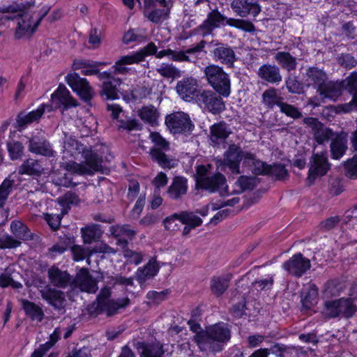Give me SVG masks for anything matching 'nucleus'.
Masks as SVG:
<instances>
[{
  "instance_id": "nucleus-1",
  "label": "nucleus",
  "mask_w": 357,
  "mask_h": 357,
  "mask_svg": "<svg viewBox=\"0 0 357 357\" xmlns=\"http://www.w3.org/2000/svg\"><path fill=\"white\" fill-rule=\"evenodd\" d=\"M63 152L65 154L76 158L82 154L84 162L77 163L75 162L66 164V169L79 175L91 174L94 172L100 170L102 163V158L91 147L86 149L72 136L65 135L63 144Z\"/></svg>"
},
{
  "instance_id": "nucleus-2",
  "label": "nucleus",
  "mask_w": 357,
  "mask_h": 357,
  "mask_svg": "<svg viewBox=\"0 0 357 357\" xmlns=\"http://www.w3.org/2000/svg\"><path fill=\"white\" fill-rule=\"evenodd\" d=\"M230 338V330L222 323L208 326L194 336V340L200 350L213 352L221 351V344L228 342Z\"/></svg>"
},
{
  "instance_id": "nucleus-3",
  "label": "nucleus",
  "mask_w": 357,
  "mask_h": 357,
  "mask_svg": "<svg viewBox=\"0 0 357 357\" xmlns=\"http://www.w3.org/2000/svg\"><path fill=\"white\" fill-rule=\"evenodd\" d=\"M225 21L230 26L248 32L255 31V26L250 22L240 19L227 18L222 15L218 9H213L208 13L206 19L197 27V31L204 37L213 35L214 29L219 28Z\"/></svg>"
},
{
  "instance_id": "nucleus-4",
  "label": "nucleus",
  "mask_w": 357,
  "mask_h": 357,
  "mask_svg": "<svg viewBox=\"0 0 357 357\" xmlns=\"http://www.w3.org/2000/svg\"><path fill=\"white\" fill-rule=\"evenodd\" d=\"M110 296V288L104 287L101 289L96 301L89 305V313L92 315H97L105 312L107 316L111 317L116 314L119 309L125 308L130 304V301L128 297L114 301L109 299Z\"/></svg>"
},
{
  "instance_id": "nucleus-5",
  "label": "nucleus",
  "mask_w": 357,
  "mask_h": 357,
  "mask_svg": "<svg viewBox=\"0 0 357 357\" xmlns=\"http://www.w3.org/2000/svg\"><path fill=\"white\" fill-rule=\"evenodd\" d=\"M207 83L218 93L228 97L231 93V82L229 75L223 68L216 64H209L204 69Z\"/></svg>"
},
{
  "instance_id": "nucleus-6",
  "label": "nucleus",
  "mask_w": 357,
  "mask_h": 357,
  "mask_svg": "<svg viewBox=\"0 0 357 357\" xmlns=\"http://www.w3.org/2000/svg\"><path fill=\"white\" fill-rule=\"evenodd\" d=\"M50 8H43L42 11L35 17V13L26 11L19 14L20 19L15 29L14 37L15 39L29 38L36 31L42 20L47 15Z\"/></svg>"
},
{
  "instance_id": "nucleus-7",
  "label": "nucleus",
  "mask_w": 357,
  "mask_h": 357,
  "mask_svg": "<svg viewBox=\"0 0 357 357\" xmlns=\"http://www.w3.org/2000/svg\"><path fill=\"white\" fill-rule=\"evenodd\" d=\"M150 138L156 146L149 152L152 160L156 162L163 169H172L178 165V160L167 155L165 151L169 150L167 142L158 132H151Z\"/></svg>"
},
{
  "instance_id": "nucleus-8",
  "label": "nucleus",
  "mask_w": 357,
  "mask_h": 357,
  "mask_svg": "<svg viewBox=\"0 0 357 357\" xmlns=\"http://www.w3.org/2000/svg\"><path fill=\"white\" fill-rule=\"evenodd\" d=\"M206 41L202 40L195 46L186 49L185 50L175 51L171 49L157 52L156 58L161 59L164 56H171L174 61L190 62L195 63L198 59L197 54L204 52Z\"/></svg>"
},
{
  "instance_id": "nucleus-9",
  "label": "nucleus",
  "mask_w": 357,
  "mask_h": 357,
  "mask_svg": "<svg viewBox=\"0 0 357 357\" xmlns=\"http://www.w3.org/2000/svg\"><path fill=\"white\" fill-rule=\"evenodd\" d=\"M252 158V153L241 151L240 147L236 144H231L225 153L223 162L233 174H238L241 173L240 162L243 159L244 163H245L247 159Z\"/></svg>"
},
{
  "instance_id": "nucleus-10",
  "label": "nucleus",
  "mask_w": 357,
  "mask_h": 357,
  "mask_svg": "<svg viewBox=\"0 0 357 357\" xmlns=\"http://www.w3.org/2000/svg\"><path fill=\"white\" fill-rule=\"evenodd\" d=\"M209 45H213L215 48L212 51L213 59L227 68H233L237 61L236 53L232 47L227 44L212 40Z\"/></svg>"
},
{
  "instance_id": "nucleus-11",
  "label": "nucleus",
  "mask_w": 357,
  "mask_h": 357,
  "mask_svg": "<svg viewBox=\"0 0 357 357\" xmlns=\"http://www.w3.org/2000/svg\"><path fill=\"white\" fill-rule=\"evenodd\" d=\"M326 153L313 154L310 162L307 180L312 184L318 178L326 174L330 169Z\"/></svg>"
},
{
  "instance_id": "nucleus-12",
  "label": "nucleus",
  "mask_w": 357,
  "mask_h": 357,
  "mask_svg": "<svg viewBox=\"0 0 357 357\" xmlns=\"http://www.w3.org/2000/svg\"><path fill=\"white\" fill-rule=\"evenodd\" d=\"M66 81L73 91L85 102L92 98V89L85 78H82L77 73H70L66 76Z\"/></svg>"
},
{
  "instance_id": "nucleus-13",
  "label": "nucleus",
  "mask_w": 357,
  "mask_h": 357,
  "mask_svg": "<svg viewBox=\"0 0 357 357\" xmlns=\"http://www.w3.org/2000/svg\"><path fill=\"white\" fill-rule=\"evenodd\" d=\"M211 91H203L197 96V102L213 114H220L225 108V102L220 96Z\"/></svg>"
},
{
  "instance_id": "nucleus-14",
  "label": "nucleus",
  "mask_w": 357,
  "mask_h": 357,
  "mask_svg": "<svg viewBox=\"0 0 357 357\" xmlns=\"http://www.w3.org/2000/svg\"><path fill=\"white\" fill-rule=\"evenodd\" d=\"M52 108L68 109L78 105L77 101L73 98L70 91L63 84H59L58 89L51 96Z\"/></svg>"
},
{
  "instance_id": "nucleus-15",
  "label": "nucleus",
  "mask_w": 357,
  "mask_h": 357,
  "mask_svg": "<svg viewBox=\"0 0 357 357\" xmlns=\"http://www.w3.org/2000/svg\"><path fill=\"white\" fill-rule=\"evenodd\" d=\"M282 267L289 274L300 278L310 268L311 264L302 254L297 253L285 261Z\"/></svg>"
},
{
  "instance_id": "nucleus-16",
  "label": "nucleus",
  "mask_w": 357,
  "mask_h": 357,
  "mask_svg": "<svg viewBox=\"0 0 357 357\" xmlns=\"http://www.w3.org/2000/svg\"><path fill=\"white\" fill-rule=\"evenodd\" d=\"M40 294L42 298L54 310L61 311L65 309L66 299L63 291L47 285L40 290Z\"/></svg>"
},
{
  "instance_id": "nucleus-17",
  "label": "nucleus",
  "mask_w": 357,
  "mask_h": 357,
  "mask_svg": "<svg viewBox=\"0 0 357 357\" xmlns=\"http://www.w3.org/2000/svg\"><path fill=\"white\" fill-rule=\"evenodd\" d=\"M165 123L174 133L189 131L193 127L189 116L181 112L168 115Z\"/></svg>"
},
{
  "instance_id": "nucleus-18",
  "label": "nucleus",
  "mask_w": 357,
  "mask_h": 357,
  "mask_svg": "<svg viewBox=\"0 0 357 357\" xmlns=\"http://www.w3.org/2000/svg\"><path fill=\"white\" fill-rule=\"evenodd\" d=\"M226 179L220 174H215L206 178H201L197 181V188L204 189L210 192L219 191L221 196L226 194L227 186H225Z\"/></svg>"
},
{
  "instance_id": "nucleus-19",
  "label": "nucleus",
  "mask_w": 357,
  "mask_h": 357,
  "mask_svg": "<svg viewBox=\"0 0 357 357\" xmlns=\"http://www.w3.org/2000/svg\"><path fill=\"white\" fill-rule=\"evenodd\" d=\"M176 89L179 96L185 101L190 102L194 99L197 101L200 93L197 89V81L195 78H183L177 82Z\"/></svg>"
},
{
  "instance_id": "nucleus-20",
  "label": "nucleus",
  "mask_w": 357,
  "mask_h": 357,
  "mask_svg": "<svg viewBox=\"0 0 357 357\" xmlns=\"http://www.w3.org/2000/svg\"><path fill=\"white\" fill-rule=\"evenodd\" d=\"M259 0H233L231 7L234 12L241 17L248 15L257 16L261 12Z\"/></svg>"
},
{
  "instance_id": "nucleus-21",
  "label": "nucleus",
  "mask_w": 357,
  "mask_h": 357,
  "mask_svg": "<svg viewBox=\"0 0 357 357\" xmlns=\"http://www.w3.org/2000/svg\"><path fill=\"white\" fill-rule=\"evenodd\" d=\"M73 284L82 291L94 294L98 289L97 281L89 273L86 268H82L73 279Z\"/></svg>"
},
{
  "instance_id": "nucleus-22",
  "label": "nucleus",
  "mask_w": 357,
  "mask_h": 357,
  "mask_svg": "<svg viewBox=\"0 0 357 357\" xmlns=\"http://www.w3.org/2000/svg\"><path fill=\"white\" fill-rule=\"evenodd\" d=\"M51 112L52 110V106L49 105H42L36 110L29 112H21L18 114L16 118V122L20 129H24L29 125L38 122L42 117L45 111Z\"/></svg>"
},
{
  "instance_id": "nucleus-23",
  "label": "nucleus",
  "mask_w": 357,
  "mask_h": 357,
  "mask_svg": "<svg viewBox=\"0 0 357 357\" xmlns=\"http://www.w3.org/2000/svg\"><path fill=\"white\" fill-rule=\"evenodd\" d=\"M47 277L50 284L58 288L65 289L73 284L71 275L54 266L48 269Z\"/></svg>"
},
{
  "instance_id": "nucleus-24",
  "label": "nucleus",
  "mask_w": 357,
  "mask_h": 357,
  "mask_svg": "<svg viewBox=\"0 0 357 357\" xmlns=\"http://www.w3.org/2000/svg\"><path fill=\"white\" fill-rule=\"evenodd\" d=\"M347 137L345 132H340L335 134L330 144V151L333 159H340L345 153L347 149Z\"/></svg>"
},
{
  "instance_id": "nucleus-25",
  "label": "nucleus",
  "mask_w": 357,
  "mask_h": 357,
  "mask_svg": "<svg viewBox=\"0 0 357 357\" xmlns=\"http://www.w3.org/2000/svg\"><path fill=\"white\" fill-rule=\"evenodd\" d=\"M257 75L261 79L271 84L278 83L282 79L280 68L275 65L264 64L261 66Z\"/></svg>"
},
{
  "instance_id": "nucleus-26",
  "label": "nucleus",
  "mask_w": 357,
  "mask_h": 357,
  "mask_svg": "<svg viewBox=\"0 0 357 357\" xmlns=\"http://www.w3.org/2000/svg\"><path fill=\"white\" fill-rule=\"evenodd\" d=\"M343 82L345 91L352 97L351 100L344 106V111L348 112L357 105V72L351 73Z\"/></svg>"
},
{
  "instance_id": "nucleus-27",
  "label": "nucleus",
  "mask_w": 357,
  "mask_h": 357,
  "mask_svg": "<svg viewBox=\"0 0 357 357\" xmlns=\"http://www.w3.org/2000/svg\"><path fill=\"white\" fill-rule=\"evenodd\" d=\"M343 90H345L343 82H334L326 81L322 87L320 88L318 93L323 98H329L335 100L342 94Z\"/></svg>"
},
{
  "instance_id": "nucleus-28",
  "label": "nucleus",
  "mask_w": 357,
  "mask_h": 357,
  "mask_svg": "<svg viewBox=\"0 0 357 357\" xmlns=\"http://www.w3.org/2000/svg\"><path fill=\"white\" fill-rule=\"evenodd\" d=\"M29 149L31 152L45 156L53 155V151L48 142L42 136H34L29 139Z\"/></svg>"
},
{
  "instance_id": "nucleus-29",
  "label": "nucleus",
  "mask_w": 357,
  "mask_h": 357,
  "mask_svg": "<svg viewBox=\"0 0 357 357\" xmlns=\"http://www.w3.org/2000/svg\"><path fill=\"white\" fill-rule=\"evenodd\" d=\"M326 73L317 67H310L306 70L307 85L316 88L317 93L326 82Z\"/></svg>"
},
{
  "instance_id": "nucleus-30",
  "label": "nucleus",
  "mask_w": 357,
  "mask_h": 357,
  "mask_svg": "<svg viewBox=\"0 0 357 357\" xmlns=\"http://www.w3.org/2000/svg\"><path fill=\"white\" fill-rule=\"evenodd\" d=\"M110 232L112 236L117 238V244L125 248L127 246L128 241L125 238L132 239L135 235V231L128 225H115L110 227Z\"/></svg>"
},
{
  "instance_id": "nucleus-31",
  "label": "nucleus",
  "mask_w": 357,
  "mask_h": 357,
  "mask_svg": "<svg viewBox=\"0 0 357 357\" xmlns=\"http://www.w3.org/2000/svg\"><path fill=\"white\" fill-rule=\"evenodd\" d=\"M142 61V54H132L121 56L113 66L115 73L125 75L129 72L130 68L126 67V65L138 63Z\"/></svg>"
},
{
  "instance_id": "nucleus-32",
  "label": "nucleus",
  "mask_w": 357,
  "mask_h": 357,
  "mask_svg": "<svg viewBox=\"0 0 357 357\" xmlns=\"http://www.w3.org/2000/svg\"><path fill=\"white\" fill-rule=\"evenodd\" d=\"M187 190V179L181 176H177L173 179L167 190V194L170 198L178 199L186 194Z\"/></svg>"
},
{
  "instance_id": "nucleus-33",
  "label": "nucleus",
  "mask_w": 357,
  "mask_h": 357,
  "mask_svg": "<svg viewBox=\"0 0 357 357\" xmlns=\"http://www.w3.org/2000/svg\"><path fill=\"white\" fill-rule=\"evenodd\" d=\"M18 172L20 174L38 176L44 173V169L40 161L33 158H29L22 164L19 168Z\"/></svg>"
},
{
  "instance_id": "nucleus-34",
  "label": "nucleus",
  "mask_w": 357,
  "mask_h": 357,
  "mask_svg": "<svg viewBox=\"0 0 357 357\" xmlns=\"http://www.w3.org/2000/svg\"><path fill=\"white\" fill-rule=\"evenodd\" d=\"M301 297L303 306L306 309L311 308L317 303L318 289L316 285L310 284L304 287Z\"/></svg>"
},
{
  "instance_id": "nucleus-35",
  "label": "nucleus",
  "mask_w": 357,
  "mask_h": 357,
  "mask_svg": "<svg viewBox=\"0 0 357 357\" xmlns=\"http://www.w3.org/2000/svg\"><path fill=\"white\" fill-rule=\"evenodd\" d=\"M138 350L141 357H163L165 351L160 343H138Z\"/></svg>"
},
{
  "instance_id": "nucleus-36",
  "label": "nucleus",
  "mask_w": 357,
  "mask_h": 357,
  "mask_svg": "<svg viewBox=\"0 0 357 357\" xmlns=\"http://www.w3.org/2000/svg\"><path fill=\"white\" fill-rule=\"evenodd\" d=\"M158 271V266L155 259L152 258L142 268L137 269L136 277L140 282H144L146 279L153 277Z\"/></svg>"
},
{
  "instance_id": "nucleus-37",
  "label": "nucleus",
  "mask_w": 357,
  "mask_h": 357,
  "mask_svg": "<svg viewBox=\"0 0 357 357\" xmlns=\"http://www.w3.org/2000/svg\"><path fill=\"white\" fill-rule=\"evenodd\" d=\"M121 84V80L119 78H112V80L104 81L100 95L105 96L106 99H117L119 98L117 86H120Z\"/></svg>"
},
{
  "instance_id": "nucleus-38",
  "label": "nucleus",
  "mask_w": 357,
  "mask_h": 357,
  "mask_svg": "<svg viewBox=\"0 0 357 357\" xmlns=\"http://www.w3.org/2000/svg\"><path fill=\"white\" fill-rule=\"evenodd\" d=\"M231 133L229 126L224 122L215 123L211 127V139L213 143L225 139Z\"/></svg>"
},
{
  "instance_id": "nucleus-39",
  "label": "nucleus",
  "mask_w": 357,
  "mask_h": 357,
  "mask_svg": "<svg viewBox=\"0 0 357 357\" xmlns=\"http://www.w3.org/2000/svg\"><path fill=\"white\" fill-rule=\"evenodd\" d=\"M22 304L26 314L31 319L37 320L39 322L43 320L44 312L40 307L27 300H22Z\"/></svg>"
},
{
  "instance_id": "nucleus-40",
  "label": "nucleus",
  "mask_w": 357,
  "mask_h": 357,
  "mask_svg": "<svg viewBox=\"0 0 357 357\" xmlns=\"http://www.w3.org/2000/svg\"><path fill=\"white\" fill-rule=\"evenodd\" d=\"M275 59L282 68L289 72L295 70L296 68V59L289 52H279L275 54Z\"/></svg>"
},
{
  "instance_id": "nucleus-41",
  "label": "nucleus",
  "mask_w": 357,
  "mask_h": 357,
  "mask_svg": "<svg viewBox=\"0 0 357 357\" xmlns=\"http://www.w3.org/2000/svg\"><path fill=\"white\" fill-rule=\"evenodd\" d=\"M13 234L18 238L17 241H28L32 238V234L29 228L20 221H13L10 225Z\"/></svg>"
},
{
  "instance_id": "nucleus-42",
  "label": "nucleus",
  "mask_w": 357,
  "mask_h": 357,
  "mask_svg": "<svg viewBox=\"0 0 357 357\" xmlns=\"http://www.w3.org/2000/svg\"><path fill=\"white\" fill-rule=\"evenodd\" d=\"M357 310V307L353 301L349 298H339V316L345 318L351 317Z\"/></svg>"
},
{
  "instance_id": "nucleus-43",
  "label": "nucleus",
  "mask_w": 357,
  "mask_h": 357,
  "mask_svg": "<svg viewBox=\"0 0 357 357\" xmlns=\"http://www.w3.org/2000/svg\"><path fill=\"white\" fill-rule=\"evenodd\" d=\"M140 118L148 122L151 125H154L157 122L159 113L157 109L152 105L144 106L138 112Z\"/></svg>"
},
{
  "instance_id": "nucleus-44",
  "label": "nucleus",
  "mask_w": 357,
  "mask_h": 357,
  "mask_svg": "<svg viewBox=\"0 0 357 357\" xmlns=\"http://www.w3.org/2000/svg\"><path fill=\"white\" fill-rule=\"evenodd\" d=\"M156 71L165 78L174 79L181 76V70L172 63H162L156 68Z\"/></svg>"
},
{
  "instance_id": "nucleus-45",
  "label": "nucleus",
  "mask_w": 357,
  "mask_h": 357,
  "mask_svg": "<svg viewBox=\"0 0 357 357\" xmlns=\"http://www.w3.org/2000/svg\"><path fill=\"white\" fill-rule=\"evenodd\" d=\"M82 234L85 243H91L98 239L102 232L98 225H91L82 228Z\"/></svg>"
},
{
  "instance_id": "nucleus-46",
  "label": "nucleus",
  "mask_w": 357,
  "mask_h": 357,
  "mask_svg": "<svg viewBox=\"0 0 357 357\" xmlns=\"http://www.w3.org/2000/svg\"><path fill=\"white\" fill-rule=\"evenodd\" d=\"M228 280L222 277H213L211 281V288L213 294L221 296L228 288Z\"/></svg>"
},
{
  "instance_id": "nucleus-47",
  "label": "nucleus",
  "mask_w": 357,
  "mask_h": 357,
  "mask_svg": "<svg viewBox=\"0 0 357 357\" xmlns=\"http://www.w3.org/2000/svg\"><path fill=\"white\" fill-rule=\"evenodd\" d=\"M262 100L263 102L269 108H273L275 105L280 107V103L282 102L274 88L266 90L262 94Z\"/></svg>"
},
{
  "instance_id": "nucleus-48",
  "label": "nucleus",
  "mask_w": 357,
  "mask_h": 357,
  "mask_svg": "<svg viewBox=\"0 0 357 357\" xmlns=\"http://www.w3.org/2000/svg\"><path fill=\"white\" fill-rule=\"evenodd\" d=\"M252 167V171L256 175H267L269 165L257 160L254 154L252 159H247L246 162Z\"/></svg>"
},
{
  "instance_id": "nucleus-49",
  "label": "nucleus",
  "mask_w": 357,
  "mask_h": 357,
  "mask_svg": "<svg viewBox=\"0 0 357 357\" xmlns=\"http://www.w3.org/2000/svg\"><path fill=\"white\" fill-rule=\"evenodd\" d=\"M180 221L185 225L195 228L202 225V220L192 212L183 211L179 214Z\"/></svg>"
},
{
  "instance_id": "nucleus-50",
  "label": "nucleus",
  "mask_w": 357,
  "mask_h": 357,
  "mask_svg": "<svg viewBox=\"0 0 357 357\" xmlns=\"http://www.w3.org/2000/svg\"><path fill=\"white\" fill-rule=\"evenodd\" d=\"M267 175L278 180H284L288 176V172L284 165L276 163L268 166Z\"/></svg>"
},
{
  "instance_id": "nucleus-51",
  "label": "nucleus",
  "mask_w": 357,
  "mask_h": 357,
  "mask_svg": "<svg viewBox=\"0 0 357 357\" xmlns=\"http://www.w3.org/2000/svg\"><path fill=\"white\" fill-rule=\"evenodd\" d=\"M335 135L332 129L324 127V125L313 133L315 141L319 144L328 142L331 138L333 139Z\"/></svg>"
},
{
  "instance_id": "nucleus-52",
  "label": "nucleus",
  "mask_w": 357,
  "mask_h": 357,
  "mask_svg": "<svg viewBox=\"0 0 357 357\" xmlns=\"http://www.w3.org/2000/svg\"><path fill=\"white\" fill-rule=\"evenodd\" d=\"M169 12V8H167V10L163 9H154L149 13L145 11L144 15L151 22L158 24L162 19H167L168 17Z\"/></svg>"
},
{
  "instance_id": "nucleus-53",
  "label": "nucleus",
  "mask_w": 357,
  "mask_h": 357,
  "mask_svg": "<svg viewBox=\"0 0 357 357\" xmlns=\"http://www.w3.org/2000/svg\"><path fill=\"white\" fill-rule=\"evenodd\" d=\"M58 202L63 208H66V207H69L70 205H76L79 204L80 199L75 192L69 191L63 197L59 198Z\"/></svg>"
},
{
  "instance_id": "nucleus-54",
  "label": "nucleus",
  "mask_w": 357,
  "mask_h": 357,
  "mask_svg": "<svg viewBox=\"0 0 357 357\" xmlns=\"http://www.w3.org/2000/svg\"><path fill=\"white\" fill-rule=\"evenodd\" d=\"M324 312L326 316L334 318L339 316V299L326 301Z\"/></svg>"
},
{
  "instance_id": "nucleus-55",
  "label": "nucleus",
  "mask_w": 357,
  "mask_h": 357,
  "mask_svg": "<svg viewBox=\"0 0 357 357\" xmlns=\"http://www.w3.org/2000/svg\"><path fill=\"white\" fill-rule=\"evenodd\" d=\"M279 107L281 112L285 114L287 116L293 118L294 119H297L302 116V113L297 107L287 102H282V103H280Z\"/></svg>"
},
{
  "instance_id": "nucleus-56",
  "label": "nucleus",
  "mask_w": 357,
  "mask_h": 357,
  "mask_svg": "<svg viewBox=\"0 0 357 357\" xmlns=\"http://www.w3.org/2000/svg\"><path fill=\"white\" fill-rule=\"evenodd\" d=\"M96 129V122L93 117L89 116L84 119L80 128L81 136H89Z\"/></svg>"
},
{
  "instance_id": "nucleus-57",
  "label": "nucleus",
  "mask_w": 357,
  "mask_h": 357,
  "mask_svg": "<svg viewBox=\"0 0 357 357\" xmlns=\"http://www.w3.org/2000/svg\"><path fill=\"white\" fill-rule=\"evenodd\" d=\"M345 175L350 178H357V154L344 162Z\"/></svg>"
},
{
  "instance_id": "nucleus-58",
  "label": "nucleus",
  "mask_w": 357,
  "mask_h": 357,
  "mask_svg": "<svg viewBox=\"0 0 357 357\" xmlns=\"http://www.w3.org/2000/svg\"><path fill=\"white\" fill-rule=\"evenodd\" d=\"M13 185V181L5 179L0 185V208L3 206Z\"/></svg>"
},
{
  "instance_id": "nucleus-59",
  "label": "nucleus",
  "mask_w": 357,
  "mask_h": 357,
  "mask_svg": "<svg viewBox=\"0 0 357 357\" xmlns=\"http://www.w3.org/2000/svg\"><path fill=\"white\" fill-rule=\"evenodd\" d=\"M123 249V256L126 258L128 263L138 265L142 261L143 255L141 252L132 251L126 247Z\"/></svg>"
},
{
  "instance_id": "nucleus-60",
  "label": "nucleus",
  "mask_w": 357,
  "mask_h": 357,
  "mask_svg": "<svg viewBox=\"0 0 357 357\" xmlns=\"http://www.w3.org/2000/svg\"><path fill=\"white\" fill-rule=\"evenodd\" d=\"M8 286H11L15 289H19L22 287V285L20 282H15L13 277H11L8 271L6 270V271L0 275V287L5 288Z\"/></svg>"
},
{
  "instance_id": "nucleus-61",
  "label": "nucleus",
  "mask_w": 357,
  "mask_h": 357,
  "mask_svg": "<svg viewBox=\"0 0 357 357\" xmlns=\"http://www.w3.org/2000/svg\"><path fill=\"white\" fill-rule=\"evenodd\" d=\"M8 150L12 160L19 159L23 153V146L19 142H10L8 143Z\"/></svg>"
},
{
  "instance_id": "nucleus-62",
  "label": "nucleus",
  "mask_w": 357,
  "mask_h": 357,
  "mask_svg": "<svg viewBox=\"0 0 357 357\" xmlns=\"http://www.w3.org/2000/svg\"><path fill=\"white\" fill-rule=\"evenodd\" d=\"M67 212L66 208H63L61 214H47L45 215V220L52 229H56L61 224L62 216L66 214Z\"/></svg>"
},
{
  "instance_id": "nucleus-63",
  "label": "nucleus",
  "mask_w": 357,
  "mask_h": 357,
  "mask_svg": "<svg viewBox=\"0 0 357 357\" xmlns=\"http://www.w3.org/2000/svg\"><path fill=\"white\" fill-rule=\"evenodd\" d=\"M345 289V285L340 281L335 280L330 281L326 289V292L331 294V296L339 295L341 291Z\"/></svg>"
},
{
  "instance_id": "nucleus-64",
  "label": "nucleus",
  "mask_w": 357,
  "mask_h": 357,
  "mask_svg": "<svg viewBox=\"0 0 357 357\" xmlns=\"http://www.w3.org/2000/svg\"><path fill=\"white\" fill-rule=\"evenodd\" d=\"M286 86L289 93H301L303 88L296 77L289 76L286 80Z\"/></svg>"
}]
</instances>
